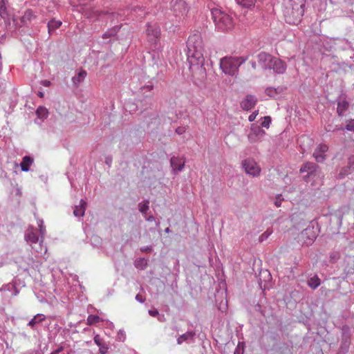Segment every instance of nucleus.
<instances>
[{
	"mask_svg": "<svg viewBox=\"0 0 354 354\" xmlns=\"http://www.w3.org/2000/svg\"><path fill=\"white\" fill-rule=\"evenodd\" d=\"M187 60L189 68L194 71L195 69L205 72L204 66V46L201 35L199 32L192 33L187 41Z\"/></svg>",
	"mask_w": 354,
	"mask_h": 354,
	"instance_id": "f257e3e1",
	"label": "nucleus"
},
{
	"mask_svg": "<svg viewBox=\"0 0 354 354\" xmlns=\"http://www.w3.org/2000/svg\"><path fill=\"white\" fill-rule=\"evenodd\" d=\"M305 0H288L285 3L283 15L289 24H299L304 12Z\"/></svg>",
	"mask_w": 354,
	"mask_h": 354,
	"instance_id": "f03ea898",
	"label": "nucleus"
},
{
	"mask_svg": "<svg viewBox=\"0 0 354 354\" xmlns=\"http://www.w3.org/2000/svg\"><path fill=\"white\" fill-rule=\"evenodd\" d=\"M246 61L243 57L226 56L220 59L219 67L228 76L236 77L239 67Z\"/></svg>",
	"mask_w": 354,
	"mask_h": 354,
	"instance_id": "7ed1b4c3",
	"label": "nucleus"
},
{
	"mask_svg": "<svg viewBox=\"0 0 354 354\" xmlns=\"http://www.w3.org/2000/svg\"><path fill=\"white\" fill-rule=\"evenodd\" d=\"M212 15L217 29L222 31H228L234 28V22L233 18L228 14L219 9H213Z\"/></svg>",
	"mask_w": 354,
	"mask_h": 354,
	"instance_id": "20e7f679",
	"label": "nucleus"
},
{
	"mask_svg": "<svg viewBox=\"0 0 354 354\" xmlns=\"http://www.w3.org/2000/svg\"><path fill=\"white\" fill-rule=\"evenodd\" d=\"M25 239L26 241L30 243L32 248H34L33 244H36L39 242V245L35 248V250L37 252H42L44 250L41 245L43 242V238H41V240H39L37 229L34 228L33 227H28L25 234Z\"/></svg>",
	"mask_w": 354,
	"mask_h": 354,
	"instance_id": "39448f33",
	"label": "nucleus"
},
{
	"mask_svg": "<svg viewBox=\"0 0 354 354\" xmlns=\"http://www.w3.org/2000/svg\"><path fill=\"white\" fill-rule=\"evenodd\" d=\"M145 33L148 42L156 45L160 36V28L155 23H149L147 25Z\"/></svg>",
	"mask_w": 354,
	"mask_h": 354,
	"instance_id": "423d86ee",
	"label": "nucleus"
},
{
	"mask_svg": "<svg viewBox=\"0 0 354 354\" xmlns=\"http://www.w3.org/2000/svg\"><path fill=\"white\" fill-rule=\"evenodd\" d=\"M242 167L248 175L258 176L260 174L261 168L253 159L244 160L242 162Z\"/></svg>",
	"mask_w": 354,
	"mask_h": 354,
	"instance_id": "0eeeda50",
	"label": "nucleus"
},
{
	"mask_svg": "<svg viewBox=\"0 0 354 354\" xmlns=\"http://www.w3.org/2000/svg\"><path fill=\"white\" fill-rule=\"evenodd\" d=\"M274 56L265 52H261L257 55V60L259 65L264 69L270 68Z\"/></svg>",
	"mask_w": 354,
	"mask_h": 354,
	"instance_id": "6e6552de",
	"label": "nucleus"
},
{
	"mask_svg": "<svg viewBox=\"0 0 354 354\" xmlns=\"http://www.w3.org/2000/svg\"><path fill=\"white\" fill-rule=\"evenodd\" d=\"M172 10L174 15L180 18L187 12V6L185 1L177 0L174 3Z\"/></svg>",
	"mask_w": 354,
	"mask_h": 354,
	"instance_id": "1a4fd4ad",
	"label": "nucleus"
},
{
	"mask_svg": "<svg viewBox=\"0 0 354 354\" xmlns=\"http://www.w3.org/2000/svg\"><path fill=\"white\" fill-rule=\"evenodd\" d=\"M286 64L281 59L274 57L270 68L269 69L273 70V71L278 74H283L286 71Z\"/></svg>",
	"mask_w": 354,
	"mask_h": 354,
	"instance_id": "9d476101",
	"label": "nucleus"
},
{
	"mask_svg": "<svg viewBox=\"0 0 354 354\" xmlns=\"http://www.w3.org/2000/svg\"><path fill=\"white\" fill-rule=\"evenodd\" d=\"M257 102V99L254 95H248L241 102V107L245 111L252 109Z\"/></svg>",
	"mask_w": 354,
	"mask_h": 354,
	"instance_id": "9b49d317",
	"label": "nucleus"
},
{
	"mask_svg": "<svg viewBox=\"0 0 354 354\" xmlns=\"http://www.w3.org/2000/svg\"><path fill=\"white\" fill-rule=\"evenodd\" d=\"M86 203L84 200H81L79 205L75 207L73 214L77 217H82L84 215Z\"/></svg>",
	"mask_w": 354,
	"mask_h": 354,
	"instance_id": "f8f14e48",
	"label": "nucleus"
},
{
	"mask_svg": "<svg viewBox=\"0 0 354 354\" xmlns=\"http://www.w3.org/2000/svg\"><path fill=\"white\" fill-rule=\"evenodd\" d=\"M235 1L243 8L252 9L254 7L257 0H235Z\"/></svg>",
	"mask_w": 354,
	"mask_h": 354,
	"instance_id": "ddd939ff",
	"label": "nucleus"
},
{
	"mask_svg": "<svg viewBox=\"0 0 354 354\" xmlns=\"http://www.w3.org/2000/svg\"><path fill=\"white\" fill-rule=\"evenodd\" d=\"M33 162V159L28 156H26L23 158L22 161L20 164L21 170L23 171H28L30 170V167Z\"/></svg>",
	"mask_w": 354,
	"mask_h": 354,
	"instance_id": "4468645a",
	"label": "nucleus"
},
{
	"mask_svg": "<svg viewBox=\"0 0 354 354\" xmlns=\"http://www.w3.org/2000/svg\"><path fill=\"white\" fill-rule=\"evenodd\" d=\"M317 167V166L315 163L308 162L301 166L300 171L301 173L308 172L310 174L316 170Z\"/></svg>",
	"mask_w": 354,
	"mask_h": 354,
	"instance_id": "2eb2a0df",
	"label": "nucleus"
},
{
	"mask_svg": "<svg viewBox=\"0 0 354 354\" xmlns=\"http://www.w3.org/2000/svg\"><path fill=\"white\" fill-rule=\"evenodd\" d=\"M35 18L33 12L31 10H27L24 12V15L21 17V21L23 25L30 22Z\"/></svg>",
	"mask_w": 354,
	"mask_h": 354,
	"instance_id": "dca6fc26",
	"label": "nucleus"
},
{
	"mask_svg": "<svg viewBox=\"0 0 354 354\" xmlns=\"http://www.w3.org/2000/svg\"><path fill=\"white\" fill-rule=\"evenodd\" d=\"M171 165L174 167V169L178 171H181L185 165V162H182L179 158L176 157H172L171 158Z\"/></svg>",
	"mask_w": 354,
	"mask_h": 354,
	"instance_id": "f3484780",
	"label": "nucleus"
},
{
	"mask_svg": "<svg viewBox=\"0 0 354 354\" xmlns=\"http://www.w3.org/2000/svg\"><path fill=\"white\" fill-rule=\"evenodd\" d=\"M120 28V26H115L111 29H109L106 32H104L102 35V38L104 39L111 38L113 36H115L117 32L119 31Z\"/></svg>",
	"mask_w": 354,
	"mask_h": 354,
	"instance_id": "a211bd4d",
	"label": "nucleus"
},
{
	"mask_svg": "<svg viewBox=\"0 0 354 354\" xmlns=\"http://www.w3.org/2000/svg\"><path fill=\"white\" fill-rule=\"evenodd\" d=\"M45 319V317L42 314L36 315L28 324V326L33 328L36 324L40 323Z\"/></svg>",
	"mask_w": 354,
	"mask_h": 354,
	"instance_id": "6ab92c4d",
	"label": "nucleus"
},
{
	"mask_svg": "<svg viewBox=\"0 0 354 354\" xmlns=\"http://www.w3.org/2000/svg\"><path fill=\"white\" fill-rule=\"evenodd\" d=\"M251 131H254V134L250 133L248 135V139L251 142H255V140H256L255 136H257L258 133H264L262 130L260 129V128L259 127H256V126H254V124H252Z\"/></svg>",
	"mask_w": 354,
	"mask_h": 354,
	"instance_id": "aec40b11",
	"label": "nucleus"
},
{
	"mask_svg": "<svg viewBox=\"0 0 354 354\" xmlns=\"http://www.w3.org/2000/svg\"><path fill=\"white\" fill-rule=\"evenodd\" d=\"M61 25H62V22L60 21L50 20L48 23V32L50 33L52 31L59 28L61 26Z\"/></svg>",
	"mask_w": 354,
	"mask_h": 354,
	"instance_id": "412c9836",
	"label": "nucleus"
},
{
	"mask_svg": "<svg viewBox=\"0 0 354 354\" xmlns=\"http://www.w3.org/2000/svg\"><path fill=\"white\" fill-rule=\"evenodd\" d=\"M308 284L313 289H315L320 285V279L318 277L314 276L308 281Z\"/></svg>",
	"mask_w": 354,
	"mask_h": 354,
	"instance_id": "4be33fe9",
	"label": "nucleus"
},
{
	"mask_svg": "<svg viewBox=\"0 0 354 354\" xmlns=\"http://www.w3.org/2000/svg\"><path fill=\"white\" fill-rule=\"evenodd\" d=\"M102 321H103L102 319H101L99 316L94 315H90L88 316V318H87V324L89 326H91V325H93L95 324L99 323Z\"/></svg>",
	"mask_w": 354,
	"mask_h": 354,
	"instance_id": "5701e85b",
	"label": "nucleus"
},
{
	"mask_svg": "<svg viewBox=\"0 0 354 354\" xmlns=\"http://www.w3.org/2000/svg\"><path fill=\"white\" fill-rule=\"evenodd\" d=\"M348 107V103L344 100L342 102H339L337 104V111L339 115H341Z\"/></svg>",
	"mask_w": 354,
	"mask_h": 354,
	"instance_id": "b1692460",
	"label": "nucleus"
},
{
	"mask_svg": "<svg viewBox=\"0 0 354 354\" xmlns=\"http://www.w3.org/2000/svg\"><path fill=\"white\" fill-rule=\"evenodd\" d=\"M195 333L194 332H187L182 335H180L178 339L177 342L178 344H181L183 342L186 341L189 338H192L194 336Z\"/></svg>",
	"mask_w": 354,
	"mask_h": 354,
	"instance_id": "393cba45",
	"label": "nucleus"
},
{
	"mask_svg": "<svg viewBox=\"0 0 354 354\" xmlns=\"http://www.w3.org/2000/svg\"><path fill=\"white\" fill-rule=\"evenodd\" d=\"M37 116L40 118H46L48 115V111L44 106H39L36 111Z\"/></svg>",
	"mask_w": 354,
	"mask_h": 354,
	"instance_id": "a878e982",
	"label": "nucleus"
},
{
	"mask_svg": "<svg viewBox=\"0 0 354 354\" xmlns=\"http://www.w3.org/2000/svg\"><path fill=\"white\" fill-rule=\"evenodd\" d=\"M147 265V261L145 259H138L135 261V266L138 269L144 270Z\"/></svg>",
	"mask_w": 354,
	"mask_h": 354,
	"instance_id": "bb28decb",
	"label": "nucleus"
},
{
	"mask_svg": "<svg viewBox=\"0 0 354 354\" xmlns=\"http://www.w3.org/2000/svg\"><path fill=\"white\" fill-rule=\"evenodd\" d=\"M267 95L271 97H276L277 95L279 93L277 88H272V87H268L265 91Z\"/></svg>",
	"mask_w": 354,
	"mask_h": 354,
	"instance_id": "cd10ccee",
	"label": "nucleus"
},
{
	"mask_svg": "<svg viewBox=\"0 0 354 354\" xmlns=\"http://www.w3.org/2000/svg\"><path fill=\"white\" fill-rule=\"evenodd\" d=\"M7 15L5 0H0V16L5 18Z\"/></svg>",
	"mask_w": 354,
	"mask_h": 354,
	"instance_id": "c85d7f7f",
	"label": "nucleus"
},
{
	"mask_svg": "<svg viewBox=\"0 0 354 354\" xmlns=\"http://www.w3.org/2000/svg\"><path fill=\"white\" fill-rule=\"evenodd\" d=\"M313 156L317 162H322L325 160V156L323 153L315 150L313 153Z\"/></svg>",
	"mask_w": 354,
	"mask_h": 354,
	"instance_id": "c756f323",
	"label": "nucleus"
},
{
	"mask_svg": "<svg viewBox=\"0 0 354 354\" xmlns=\"http://www.w3.org/2000/svg\"><path fill=\"white\" fill-rule=\"evenodd\" d=\"M271 122V118L270 116H265L262 118L261 127L265 128H269Z\"/></svg>",
	"mask_w": 354,
	"mask_h": 354,
	"instance_id": "7c9ffc66",
	"label": "nucleus"
},
{
	"mask_svg": "<svg viewBox=\"0 0 354 354\" xmlns=\"http://www.w3.org/2000/svg\"><path fill=\"white\" fill-rule=\"evenodd\" d=\"M86 72L85 71L82 70V71H80L79 73L77 74V76L74 78V82H75L77 81L78 82H80L86 77Z\"/></svg>",
	"mask_w": 354,
	"mask_h": 354,
	"instance_id": "2f4dec72",
	"label": "nucleus"
},
{
	"mask_svg": "<svg viewBox=\"0 0 354 354\" xmlns=\"http://www.w3.org/2000/svg\"><path fill=\"white\" fill-rule=\"evenodd\" d=\"M37 223L38 227L39 229L40 235L42 238L46 232V229L44 225V221L42 220L39 219V220H37Z\"/></svg>",
	"mask_w": 354,
	"mask_h": 354,
	"instance_id": "473e14b6",
	"label": "nucleus"
},
{
	"mask_svg": "<svg viewBox=\"0 0 354 354\" xmlns=\"http://www.w3.org/2000/svg\"><path fill=\"white\" fill-rule=\"evenodd\" d=\"M149 202L147 201L143 203L139 204L140 211L142 213H145L149 209Z\"/></svg>",
	"mask_w": 354,
	"mask_h": 354,
	"instance_id": "72a5a7b5",
	"label": "nucleus"
},
{
	"mask_svg": "<svg viewBox=\"0 0 354 354\" xmlns=\"http://www.w3.org/2000/svg\"><path fill=\"white\" fill-rule=\"evenodd\" d=\"M328 149V147L325 145V144H321L318 146L317 149L316 150H317V151L320 152L321 153H326Z\"/></svg>",
	"mask_w": 354,
	"mask_h": 354,
	"instance_id": "f704fd0d",
	"label": "nucleus"
},
{
	"mask_svg": "<svg viewBox=\"0 0 354 354\" xmlns=\"http://www.w3.org/2000/svg\"><path fill=\"white\" fill-rule=\"evenodd\" d=\"M109 17L112 20H114L115 19L118 21L123 20L122 15L118 12H113L109 15Z\"/></svg>",
	"mask_w": 354,
	"mask_h": 354,
	"instance_id": "c9c22d12",
	"label": "nucleus"
},
{
	"mask_svg": "<svg viewBox=\"0 0 354 354\" xmlns=\"http://www.w3.org/2000/svg\"><path fill=\"white\" fill-rule=\"evenodd\" d=\"M346 129L350 131H354V119L350 120L347 122Z\"/></svg>",
	"mask_w": 354,
	"mask_h": 354,
	"instance_id": "e433bc0d",
	"label": "nucleus"
},
{
	"mask_svg": "<svg viewBox=\"0 0 354 354\" xmlns=\"http://www.w3.org/2000/svg\"><path fill=\"white\" fill-rule=\"evenodd\" d=\"M109 347L104 343L99 346L100 353L101 354H106L108 351Z\"/></svg>",
	"mask_w": 354,
	"mask_h": 354,
	"instance_id": "4c0bfd02",
	"label": "nucleus"
},
{
	"mask_svg": "<svg viewBox=\"0 0 354 354\" xmlns=\"http://www.w3.org/2000/svg\"><path fill=\"white\" fill-rule=\"evenodd\" d=\"M258 114H259V111L258 110L254 111L252 114H250L249 115L248 120L250 122H253L256 119V118L258 115Z\"/></svg>",
	"mask_w": 354,
	"mask_h": 354,
	"instance_id": "58836bf2",
	"label": "nucleus"
},
{
	"mask_svg": "<svg viewBox=\"0 0 354 354\" xmlns=\"http://www.w3.org/2000/svg\"><path fill=\"white\" fill-rule=\"evenodd\" d=\"M94 342L98 346H101V344L103 343L102 339L100 338V335H96L95 337H94Z\"/></svg>",
	"mask_w": 354,
	"mask_h": 354,
	"instance_id": "ea45409f",
	"label": "nucleus"
},
{
	"mask_svg": "<svg viewBox=\"0 0 354 354\" xmlns=\"http://www.w3.org/2000/svg\"><path fill=\"white\" fill-rule=\"evenodd\" d=\"M186 131V127H179L176 129V132L179 134L182 135Z\"/></svg>",
	"mask_w": 354,
	"mask_h": 354,
	"instance_id": "a19ab883",
	"label": "nucleus"
},
{
	"mask_svg": "<svg viewBox=\"0 0 354 354\" xmlns=\"http://www.w3.org/2000/svg\"><path fill=\"white\" fill-rule=\"evenodd\" d=\"M283 199L281 198V196H278L275 202H274V204L277 207H280L281 205V201H282Z\"/></svg>",
	"mask_w": 354,
	"mask_h": 354,
	"instance_id": "79ce46f5",
	"label": "nucleus"
},
{
	"mask_svg": "<svg viewBox=\"0 0 354 354\" xmlns=\"http://www.w3.org/2000/svg\"><path fill=\"white\" fill-rule=\"evenodd\" d=\"M149 313L152 317H156L159 314L157 310H150Z\"/></svg>",
	"mask_w": 354,
	"mask_h": 354,
	"instance_id": "37998d69",
	"label": "nucleus"
},
{
	"mask_svg": "<svg viewBox=\"0 0 354 354\" xmlns=\"http://www.w3.org/2000/svg\"><path fill=\"white\" fill-rule=\"evenodd\" d=\"M41 84L44 86H46V87L50 86L51 84L49 80H46L41 81Z\"/></svg>",
	"mask_w": 354,
	"mask_h": 354,
	"instance_id": "c03bdc74",
	"label": "nucleus"
},
{
	"mask_svg": "<svg viewBox=\"0 0 354 354\" xmlns=\"http://www.w3.org/2000/svg\"><path fill=\"white\" fill-rule=\"evenodd\" d=\"M136 300H138V301H140V302H143L142 297V295H139V294H138V295H136Z\"/></svg>",
	"mask_w": 354,
	"mask_h": 354,
	"instance_id": "a18cd8bd",
	"label": "nucleus"
},
{
	"mask_svg": "<svg viewBox=\"0 0 354 354\" xmlns=\"http://www.w3.org/2000/svg\"><path fill=\"white\" fill-rule=\"evenodd\" d=\"M63 349H64L63 346H60L57 349L55 350V352L57 354H59V353H61L63 351Z\"/></svg>",
	"mask_w": 354,
	"mask_h": 354,
	"instance_id": "49530a36",
	"label": "nucleus"
},
{
	"mask_svg": "<svg viewBox=\"0 0 354 354\" xmlns=\"http://www.w3.org/2000/svg\"><path fill=\"white\" fill-rule=\"evenodd\" d=\"M251 66H252V68L255 69L256 66H257L256 62H251Z\"/></svg>",
	"mask_w": 354,
	"mask_h": 354,
	"instance_id": "de8ad7c7",
	"label": "nucleus"
},
{
	"mask_svg": "<svg viewBox=\"0 0 354 354\" xmlns=\"http://www.w3.org/2000/svg\"><path fill=\"white\" fill-rule=\"evenodd\" d=\"M239 346H240V344H239L238 347H237L236 351L234 352V354H240L239 353Z\"/></svg>",
	"mask_w": 354,
	"mask_h": 354,
	"instance_id": "09e8293b",
	"label": "nucleus"
},
{
	"mask_svg": "<svg viewBox=\"0 0 354 354\" xmlns=\"http://www.w3.org/2000/svg\"><path fill=\"white\" fill-rule=\"evenodd\" d=\"M37 95H38V96L39 97H44V93L42 92H41V91H39Z\"/></svg>",
	"mask_w": 354,
	"mask_h": 354,
	"instance_id": "8fccbe9b",
	"label": "nucleus"
},
{
	"mask_svg": "<svg viewBox=\"0 0 354 354\" xmlns=\"http://www.w3.org/2000/svg\"><path fill=\"white\" fill-rule=\"evenodd\" d=\"M147 221H154V217L153 216H149L147 218Z\"/></svg>",
	"mask_w": 354,
	"mask_h": 354,
	"instance_id": "3c124183",
	"label": "nucleus"
},
{
	"mask_svg": "<svg viewBox=\"0 0 354 354\" xmlns=\"http://www.w3.org/2000/svg\"><path fill=\"white\" fill-rule=\"evenodd\" d=\"M351 162H354V157L349 158L348 164H351Z\"/></svg>",
	"mask_w": 354,
	"mask_h": 354,
	"instance_id": "603ef678",
	"label": "nucleus"
},
{
	"mask_svg": "<svg viewBox=\"0 0 354 354\" xmlns=\"http://www.w3.org/2000/svg\"><path fill=\"white\" fill-rule=\"evenodd\" d=\"M269 234H270V233L267 234V232H266L265 233L262 234L261 236L262 237H263V236L268 237Z\"/></svg>",
	"mask_w": 354,
	"mask_h": 354,
	"instance_id": "864d4df0",
	"label": "nucleus"
},
{
	"mask_svg": "<svg viewBox=\"0 0 354 354\" xmlns=\"http://www.w3.org/2000/svg\"><path fill=\"white\" fill-rule=\"evenodd\" d=\"M339 174H340L341 176H344L346 175V171H344V172L343 173V171H341Z\"/></svg>",
	"mask_w": 354,
	"mask_h": 354,
	"instance_id": "5fc2aeb1",
	"label": "nucleus"
},
{
	"mask_svg": "<svg viewBox=\"0 0 354 354\" xmlns=\"http://www.w3.org/2000/svg\"><path fill=\"white\" fill-rule=\"evenodd\" d=\"M149 250H150V248H145V249H142V251H148Z\"/></svg>",
	"mask_w": 354,
	"mask_h": 354,
	"instance_id": "6e6d98bb",
	"label": "nucleus"
},
{
	"mask_svg": "<svg viewBox=\"0 0 354 354\" xmlns=\"http://www.w3.org/2000/svg\"><path fill=\"white\" fill-rule=\"evenodd\" d=\"M304 233L307 234V230H305V231H304V232H302V234H304Z\"/></svg>",
	"mask_w": 354,
	"mask_h": 354,
	"instance_id": "4d7b16f0",
	"label": "nucleus"
}]
</instances>
